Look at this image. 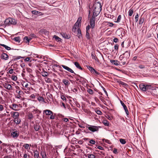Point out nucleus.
<instances>
[{
  "mask_svg": "<svg viewBox=\"0 0 158 158\" xmlns=\"http://www.w3.org/2000/svg\"><path fill=\"white\" fill-rule=\"evenodd\" d=\"M86 128L90 131L94 132H97L98 131L99 129L101 128V127L99 126H96L94 125H89L88 124H86Z\"/></svg>",
  "mask_w": 158,
  "mask_h": 158,
  "instance_id": "1",
  "label": "nucleus"
},
{
  "mask_svg": "<svg viewBox=\"0 0 158 158\" xmlns=\"http://www.w3.org/2000/svg\"><path fill=\"white\" fill-rule=\"evenodd\" d=\"M93 7L94 8L93 11H97L100 12L102 10V5L101 3L99 2H96L94 5Z\"/></svg>",
  "mask_w": 158,
  "mask_h": 158,
  "instance_id": "2",
  "label": "nucleus"
},
{
  "mask_svg": "<svg viewBox=\"0 0 158 158\" xmlns=\"http://www.w3.org/2000/svg\"><path fill=\"white\" fill-rule=\"evenodd\" d=\"M50 117L49 118H64V116L61 114L60 113L56 114L54 113L53 112L50 115Z\"/></svg>",
  "mask_w": 158,
  "mask_h": 158,
  "instance_id": "3",
  "label": "nucleus"
},
{
  "mask_svg": "<svg viewBox=\"0 0 158 158\" xmlns=\"http://www.w3.org/2000/svg\"><path fill=\"white\" fill-rule=\"evenodd\" d=\"M76 76L75 77V78L77 81L83 83L86 82V80L85 78L81 77L79 75L76 74Z\"/></svg>",
  "mask_w": 158,
  "mask_h": 158,
  "instance_id": "4",
  "label": "nucleus"
},
{
  "mask_svg": "<svg viewBox=\"0 0 158 158\" xmlns=\"http://www.w3.org/2000/svg\"><path fill=\"white\" fill-rule=\"evenodd\" d=\"M145 89L147 93L148 92V94H149L150 93H152L151 92L152 91L154 90V87L152 86L151 85H149L146 84L145 85Z\"/></svg>",
  "mask_w": 158,
  "mask_h": 158,
  "instance_id": "5",
  "label": "nucleus"
},
{
  "mask_svg": "<svg viewBox=\"0 0 158 158\" xmlns=\"http://www.w3.org/2000/svg\"><path fill=\"white\" fill-rule=\"evenodd\" d=\"M10 18L6 19L4 22L3 27H5L11 24Z\"/></svg>",
  "mask_w": 158,
  "mask_h": 158,
  "instance_id": "6",
  "label": "nucleus"
},
{
  "mask_svg": "<svg viewBox=\"0 0 158 158\" xmlns=\"http://www.w3.org/2000/svg\"><path fill=\"white\" fill-rule=\"evenodd\" d=\"M0 57L2 59L6 60L8 59L9 56L7 54L3 53L1 54Z\"/></svg>",
  "mask_w": 158,
  "mask_h": 158,
  "instance_id": "7",
  "label": "nucleus"
},
{
  "mask_svg": "<svg viewBox=\"0 0 158 158\" xmlns=\"http://www.w3.org/2000/svg\"><path fill=\"white\" fill-rule=\"evenodd\" d=\"M120 103L121 104V105L123 106V107L124 108V109L127 114V115H128L129 114V112L128 111V110H127V108L126 106L124 104V103L123 102V101H120Z\"/></svg>",
  "mask_w": 158,
  "mask_h": 158,
  "instance_id": "8",
  "label": "nucleus"
},
{
  "mask_svg": "<svg viewBox=\"0 0 158 158\" xmlns=\"http://www.w3.org/2000/svg\"><path fill=\"white\" fill-rule=\"evenodd\" d=\"M124 57V60H127V58H128L130 56V52L128 51H126L123 54Z\"/></svg>",
  "mask_w": 158,
  "mask_h": 158,
  "instance_id": "9",
  "label": "nucleus"
},
{
  "mask_svg": "<svg viewBox=\"0 0 158 158\" xmlns=\"http://www.w3.org/2000/svg\"><path fill=\"white\" fill-rule=\"evenodd\" d=\"M110 62L112 64L118 66L119 65H122V64H120V62L116 60H110Z\"/></svg>",
  "mask_w": 158,
  "mask_h": 158,
  "instance_id": "10",
  "label": "nucleus"
},
{
  "mask_svg": "<svg viewBox=\"0 0 158 158\" xmlns=\"http://www.w3.org/2000/svg\"><path fill=\"white\" fill-rule=\"evenodd\" d=\"M31 13L33 14L37 15V16H41L43 15V14L41 12L36 11V10H32L31 11Z\"/></svg>",
  "mask_w": 158,
  "mask_h": 158,
  "instance_id": "11",
  "label": "nucleus"
},
{
  "mask_svg": "<svg viewBox=\"0 0 158 158\" xmlns=\"http://www.w3.org/2000/svg\"><path fill=\"white\" fill-rule=\"evenodd\" d=\"M146 84L144 83H141L139 85V88L140 90L143 91H146L145 89Z\"/></svg>",
  "mask_w": 158,
  "mask_h": 158,
  "instance_id": "12",
  "label": "nucleus"
},
{
  "mask_svg": "<svg viewBox=\"0 0 158 158\" xmlns=\"http://www.w3.org/2000/svg\"><path fill=\"white\" fill-rule=\"evenodd\" d=\"M34 158H39V152L37 150L33 151Z\"/></svg>",
  "mask_w": 158,
  "mask_h": 158,
  "instance_id": "13",
  "label": "nucleus"
},
{
  "mask_svg": "<svg viewBox=\"0 0 158 158\" xmlns=\"http://www.w3.org/2000/svg\"><path fill=\"white\" fill-rule=\"evenodd\" d=\"M61 34L62 37L65 39H69L70 38V35L66 33H63Z\"/></svg>",
  "mask_w": 158,
  "mask_h": 158,
  "instance_id": "14",
  "label": "nucleus"
},
{
  "mask_svg": "<svg viewBox=\"0 0 158 158\" xmlns=\"http://www.w3.org/2000/svg\"><path fill=\"white\" fill-rule=\"evenodd\" d=\"M40 154L42 158H48L46 152L44 151H41Z\"/></svg>",
  "mask_w": 158,
  "mask_h": 158,
  "instance_id": "15",
  "label": "nucleus"
},
{
  "mask_svg": "<svg viewBox=\"0 0 158 158\" xmlns=\"http://www.w3.org/2000/svg\"><path fill=\"white\" fill-rule=\"evenodd\" d=\"M11 135L13 138L17 137L19 135V133H17V131L12 132L11 133Z\"/></svg>",
  "mask_w": 158,
  "mask_h": 158,
  "instance_id": "16",
  "label": "nucleus"
},
{
  "mask_svg": "<svg viewBox=\"0 0 158 158\" xmlns=\"http://www.w3.org/2000/svg\"><path fill=\"white\" fill-rule=\"evenodd\" d=\"M94 154V152L93 153L87 154L86 155V156L88 158H95V156Z\"/></svg>",
  "mask_w": 158,
  "mask_h": 158,
  "instance_id": "17",
  "label": "nucleus"
},
{
  "mask_svg": "<svg viewBox=\"0 0 158 158\" xmlns=\"http://www.w3.org/2000/svg\"><path fill=\"white\" fill-rule=\"evenodd\" d=\"M74 64L77 69L81 70H83L80 64L78 62H74Z\"/></svg>",
  "mask_w": 158,
  "mask_h": 158,
  "instance_id": "18",
  "label": "nucleus"
},
{
  "mask_svg": "<svg viewBox=\"0 0 158 158\" xmlns=\"http://www.w3.org/2000/svg\"><path fill=\"white\" fill-rule=\"evenodd\" d=\"M91 56L92 59L95 60V61L98 63L99 62V60L98 59L96 56V55L94 53H92Z\"/></svg>",
  "mask_w": 158,
  "mask_h": 158,
  "instance_id": "19",
  "label": "nucleus"
},
{
  "mask_svg": "<svg viewBox=\"0 0 158 158\" xmlns=\"http://www.w3.org/2000/svg\"><path fill=\"white\" fill-rule=\"evenodd\" d=\"M44 111L47 115H50L53 113V112L52 111L49 110H44Z\"/></svg>",
  "mask_w": 158,
  "mask_h": 158,
  "instance_id": "20",
  "label": "nucleus"
},
{
  "mask_svg": "<svg viewBox=\"0 0 158 158\" xmlns=\"http://www.w3.org/2000/svg\"><path fill=\"white\" fill-rule=\"evenodd\" d=\"M102 123L105 126L107 127H108L109 126V122L106 120V119H103V120L102 121Z\"/></svg>",
  "mask_w": 158,
  "mask_h": 158,
  "instance_id": "21",
  "label": "nucleus"
},
{
  "mask_svg": "<svg viewBox=\"0 0 158 158\" xmlns=\"http://www.w3.org/2000/svg\"><path fill=\"white\" fill-rule=\"evenodd\" d=\"M11 24L15 25L17 23L16 20L14 19L10 18Z\"/></svg>",
  "mask_w": 158,
  "mask_h": 158,
  "instance_id": "22",
  "label": "nucleus"
},
{
  "mask_svg": "<svg viewBox=\"0 0 158 158\" xmlns=\"http://www.w3.org/2000/svg\"><path fill=\"white\" fill-rule=\"evenodd\" d=\"M77 36L79 38L82 37V35L81 30L80 28H78L77 30Z\"/></svg>",
  "mask_w": 158,
  "mask_h": 158,
  "instance_id": "23",
  "label": "nucleus"
},
{
  "mask_svg": "<svg viewBox=\"0 0 158 158\" xmlns=\"http://www.w3.org/2000/svg\"><path fill=\"white\" fill-rule=\"evenodd\" d=\"M0 45L2 46H3V47H4L6 50H11V48L5 45V44H1L0 43Z\"/></svg>",
  "mask_w": 158,
  "mask_h": 158,
  "instance_id": "24",
  "label": "nucleus"
},
{
  "mask_svg": "<svg viewBox=\"0 0 158 158\" xmlns=\"http://www.w3.org/2000/svg\"><path fill=\"white\" fill-rule=\"evenodd\" d=\"M40 127V126L39 125H38L37 124L34 125V128L36 131H38L39 130Z\"/></svg>",
  "mask_w": 158,
  "mask_h": 158,
  "instance_id": "25",
  "label": "nucleus"
},
{
  "mask_svg": "<svg viewBox=\"0 0 158 158\" xmlns=\"http://www.w3.org/2000/svg\"><path fill=\"white\" fill-rule=\"evenodd\" d=\"M62 82L66 86L70 84L69 81L66 79H63L62 81Z\"/></svg>",
  "mask_w": 158,
  "mask_h": 158,
  "instance_id": "26",
  "label": "nucleus"
},
{
  "mask_svg": "<svg viewBox=\"0 0 158 158\" xmlns=\"http://www.w3.org/2000/svg\"><path fill=\"white\" fill-rule=\"evenodd\" d=\"M93 16L94 17H96L99 14L100 12H99V11H93Z\"/></svg>",
  "mask_w": 158,
  "mask_h": 158,
  "instance_id": "27",
  "label": "nucleus"
},
{
  "mask_svg": "<svg viewBox=\"0 0 158 158\" xmlns=\"http://www.w3.org/2000/svg\"><path fill=\"white\" fill-rule=\"evenodd\" d=\"M87 68L90 71V72L92 73H93L95 69H94L92 67H90L89 66H87Z\"/></svg>",
  "mask_w": 158,
  "mask_h": 158,
  "instance_id": "28",
  "label": "nucleus"
},
{
  "mask_svg": "<svg viewBox=\"0 0 158 158\" xmlns=\"http://www.w3.org/2000/svg\"><path fill=\"white\" fill-rule=\"evenodd\" d=\"M5 88L8 89L10 90L12 88V86L10 84H7L5 85Z\"/></svg>",
  "mask_w": 158,
  "mask_h": 158,
  "instance_id": "29",
  "label": "nucleus"
},
{
  "mask_svg": "<svg viewBox=\"0 0 158 158\" xmlns=\"http://www.w3.org/2000/svg\"><path fill=\"white\" fill-rule=\"evenodd\" d=\"M144 19L143 17L141 16L139 19V24H142L143 23L144 21Z\"/></svg>",
  "mask_w": 158,
  "mask_h": 158,
  "instance_id": "30",
  "label": "nucleus"
},
{
  "mask_svg": "<svg viewBox=\"0 0 158 158\" xmlns=\"http://www.w3.org/2000/svg\"><path fill=\"white\" fill-rule=\"evenodd\" d=\"M41 75L44 77H47L48 75V73L47 72L43 71V72H41Z\"/></svg>",
  "mask_w": 158,
  "mask_h": 158,
  "instance_id": "31",
  "label": "nucleus"
},
{
  "mask_svg": "<svg viewBox=\"0 0 158 158\" xmlns=\"http://www.w3.org/2000/svg\"><path fill=\"white\" fill-rule=\"evenodd\" d=\"M86 124H87L85 123L84 122H83L81 123V125H80L79 127L82 128H85V127H86Z\"/></svg>",
  "mask_w": 158,
  "mask_h": 158,
  "instance_id": "32",
  "label": "nucleus"
},
{
  "mask_svg": "<svg viewBox=\"0 0 158 158\" xmlns=\"http://www.w3.org/2000/svg\"><path fill=\"white\" fill-rule=\"evenodd\" d=\"M119 141L122 144H124L126 143V141H125V140L123 139H119Z\"/></svg>",
  "mask_w": 158,
  "mask_h": 158,
  "instance_id": "33",
  "label": "nucleus"
},
{
  "mask_svg": "<svg viewBox=\"0 0 158 158\" xmlns=\"http://www.w3.org/2000/svg\"><path fill=\"white\" fill-rule=\"evenodd\" d=\"M14 40L16 42L19 43L20 41V38L19 36L15 37L14 38Z\"/></svg>",
  "mask_w": 158,
  "mask_h": 158,
  "instance_id": "34",
  "label": "nucleus"
},
{
  "mask_svg": "<svg viewBox=\"0 0 158 158\" xmlns=\"http://www.w3.org/2000/svg\"><path fill=\"white\" fill-rule=\"evenodd\" d=\"M53 38H55L57 42H59L61 41V39L56 35H54Z\"/></svg>",
  "mask_w": 158,
  "mask_h": 158,
  "instance_id": "35",
  "label": "nucleus"
},
{
  "mask_svg": "<svg viewBox=\"0 0 158 158\" xmlns=\"http://www.w3.org/2000/svg\"><path fill=\"white\" fill-rule=\"evenodd\" d=\"M102 141L103 142H105L106 143H107L109 144H111L110 141L108 139H102Z\"/></svg>",
  "mask_w": 158,
  "mask_h": 158,
  "instance_id": "36",
  "label": "nucleus"
},
{
  "mask_svg": "<svg viewBox=\"0 0 158 158\" xmlns=\"http://www.w3.org/2000/svg\"><path fill=\"white\" fill-rule=\"evenodd\" d=\"M85 37L88 40H90V36L89 32H86Z\"/></svg>",
  "mask_w": 158,
  "mask_h": 158,
  "instance_id": "37",
  "label": "nucleus"
},
{
  "mask_svg": "<svg viewBox=\"0 0 158 158\" xmlns=\"http://www.w3.org/2000/svg\"><path fill=\"white\" fill-rule=\"evenodd\" d=\"M133 13V9H130L128 11V15L129 16H131L132 15Z\"/></svg>",
  "mask_w": 158,
  "mask_h": 158,
  "instance_id": "38",
  "label": "nucleus"
},
{
  "mask_svg": "<svg viewBox=\"0 0 158 158\" xmlns=\"http://www.w3.org/2000/svg\"><path fill=\"white\" fill-rule=\"evenodd\" d=\"M61 66H62V67L64 69H65L67 70V71H69V69H70V68H69V67H68L66 66H65V65H61Z\"/></svg>",
  "mask_w": 158,
  "mask_h": 158,
  "instance_id": "39",
  "label": "nucleus"
},
{
  "mask_svg": "<svg viewBox=\"0 0 158 158\" xmlns=\"http://www.w3.org/2000/svg\"><path fill=\"white\" fill-rule=\"evenodd\" d=\"M38 100L39 101L44 102V98L41 96H39L37 98Z\"/></svg>",
  "mask_w": 158,
  "mask_h": 158,
  "instance_id": "40",
  "label": "nucleus"
},
{
  "mask_svg": "<svg viewBox=\"0 0 158 158\" xmlns=\"http://www.w3.org/2000/svg\"><path fill=\"white\" fill-rule=\"evenodd\" d=\"M121 18V16L120 15H118L116 21H115V22L118 23L120 21Z\"/></svg>",
  "mask_w": 158,
  "mask_h": 158,
  "instance_id": "41",
  "label": "nucleus"
},
{
  "mask_svg": "<svg viewBox=\"0 0 158 158\" xmlns=\"http://www.w3.org/2000/svg\"><path fill=\"white\" fill-rule=\"evenodd\" d=\"M12 106H13L12 109L14 110H16L17 105L15 104H13Z\"/></svg>",
  "mask_w": 158,
  "mask_h": 158,
  "instance_id": "42",
  "label": "nucleus"
},
{
  "mask_svg": "<svg viewBox=\"0 0 158 158\" xmlns=\"http://www.w3.org/2000/svg\"><path fill=\"white\" fill-rule=\"evenodd\" d=\"M95 111L98 115H101L102 114L101 111L97 109L95 110Z\"/></svg>",
  "mask_w": 158,
  "mask_h": 158,
  "instance_id": "43",
  "label": "nucleus"
},
{
  "mask_svg": "<svg viewBox=\"0 0 158 158\" xmlns=\"http://www.w3.org/2000/svg\"><path fill=\"white\" fill-rule=\"evenodd\" d=\"M14 122L16 123L19 124L21 122V119H14Z\"/></svg>",
  "mask_w": 158,
  "mask_h": 158,
  "instance_id": "44",
  "label": "nucleus"
},
{
  "mask_svg": "<svg viewBox=\"0 0 158 158\" xmlns=\"http://www.w3.org/2000/svg\"><path fill=\"white\" fill-rule=\"evenodd\" d=\"M87 91L90 94H93V90L91 89H88Z\"/></svg>",
  "mask_w": 158,
  "mask_h": 158,
  "instance_id": "45",
  "label": "nucleus"
},
{
  "mask_svg": "<svg viewBox=\"0 0 158 158\" xmlns=\"http://www.w3.org/2000/svg\"><path fill=\"white\" fill-rule=\"evenodd\" d=\"M95 17H94L93 16H92L91 18L90 19V23H95Z\"/></svg>",
  "mask_w": 158,
  "mask_h": 158,
  "instance_id": "46",
  "label": "nucleus"
},
{
  "mask_svg": "<svg viewBox=\"0 0 158 158\" xmlns=\"http://www.w3.org/2000/svg\"><path fill=\"white\" fill-rule=\"evenodd\" d=\"M89 143L92 144H95V141L93 139H90L89 140Z\"/></svg>",
  "mask_w": 158,
  "mask_h": 158,
  "instance_id": "47",
  "label": "nucleus"
},
{
  "mask_svg": "<svg viewBox=\"0 0 158 158\" xmlns=\"http://www.w3.org/2000/svg\"><path fill=\"white\" fill-rule=\"evenodd\" d=\"M45 81L47 83H51L52 82V80H51V79H50L49 78H47L45 80Z\"/></svg>",
  "mask_w": 158,
  "mask_h": 158,
  "instance_id": "48",
  "label": "nucleus"
},
{
  "mask_svg": "<svg viewBox=\"0 0 158 158\" xmlns=\"http://www.w3.org/2000/svg\"><path fill=\"white\" fill-rule=\"evenodd\" d=\"M108 23V24H107L110 27H112L114 26V24L110 22H106Z\"/></svg>",
  "mask_w": 158,
  "mask_h": 158,
  "instance_id": "49",
  "label": "nucleus"
},
{
  "mask_svg": "<svg viewBox=\"0 0 158 158\" xmlns=\"http://www.w3.org/2000/svg\"><path fill=\"white\" fill-rule=\"evenodd\" d=\"M23 57H21V56H18L17 57H16L15 58H14V59H13V60L14 61H16L17 60H19V59H20V58H23Z\"/></svg>",
  "mask_w": 158,
  "mask_h": 158,
  "instance_id": "50",
  "label": "nucleus"
},
{
  "mask_svg": "<svg viewBox=\"0 0 158 158\" xmlns=\"http://www.w3.org/2000/svg\"><path fill=\"white\" fill-rule=\"evenodd\" d=\"M138 18H139V15L138 14H137L135 15V21L137 22L138 20Z\"/></svg>",
  "mask_w": 158,
  "mask_h": 158,
  "instance_id": "51",
  "label": "nucleus"
},
{
  "mask_svg": "<svg viewBox=\"0 0 158 158\" xmlns=\"http://www.w3.org/2000/svg\"><path fill=\"white\" fill-rule=\"evenodd\" d=\"M90 27L89 25H88L86 26V32H89V30L90 28Z\"/></svg>",
  "mask_w": 158,
  "mask_h": 158,
  "instance_id": "52",
  "label": "nucleus"
},
{
  "mask_svg": "<svg viewBox=\"0 0 158 158\" xmlns=\"http://www.w3.org/2000/svg\"><path fill=\"white\" fill-rule=\"evenodd\" d=\"M90 26L93 29L95 26V23H90Z\"/></svg>",
  "mask_w": 158,
  "mask_h": 158,
  "instance_id": "53",
  "label": "nucleus"
},
{
  "mask_svg": "<svg viewBox=\"0 0 158 158\" xmlns=\"http://www.w3.org/2000/svg\"><path fill=\"white\" fill-rule=\"evenodd\" d=\"M113 152L115 154H117L118 153V152H117V149L116 148H114Z\"/></svg>",
  "mask_w": 158,
  "mask_h": 158,
  "instance_id": "54",
  "label": "nucleus"
},
{
  "mask_svg": "<svg viewBox=\"0 0 158 158\" xmlns=\"http://www.w3.org/2000/svg\"><path fill=\"white\" fill-rule=\"evenodd\" d=\"M29 146V145L28 144H27V143L25 144L23 146V147L26 149H28Z\"/></svg>",
  "mask_w": 158,
  "mask_h": 158,
  "instance_id": "55",
  "label": "nucleus"
},
{
  "mask_svg": "<svg viewBox=\"0 0 158 158\" xmlns=\"http://www.w3.org/2000/svg\"><path fill=\"white\" fill-rule=\"evenodd\" d=\"M30 36L32 38H35L36 37V35L34 33H31L30 35Z\"/></svg>",
  "mask_w": 158,
  "mask_h": 158,
  "instance_id": "56",
  "label": "nucleus"
},
{
  "mask_svg": "<svg viewBox=\"0 0 158 158\" xmlns=\"http://www.w3.org/2000/svg\"><path fill=\"white\" fill-rule=\"evenodd\" d=\"M61 99L63 100V101H66L67 100L66 98L65 97L64 95H61Z\"/></svg>",
  "mask_w": 158,
  "mask_h": 158,
  "instance_id": "57",
  "label": "nucleus"
},
{
  "mask_svg": "<svg viewBox=\"0 0 158 158\" xmlns=\"http://www.w3.org/2000/svg\"><path fill=\"white\" fill-rule=\"evenodd\" d=\"M77 27H76V26L75 25V24H74L73 26V28L72 29V31H75V30L77 29Z\"/></svg>",
  "mask_w": 158,
  "mask_h": 158,
  "instance_id": "58",
  "label": "nucleus"
},
{
  "mask_svg": "<svg viewBox=\"0 0 158 158\" xmlns=\"http://www.w3.org/2000/svg\"><path fill=\"white\" fill-rule=\"evenodd\" d=\"M27 72L29 73H31L32 71V69H31L30 68H27Z\"/></svg>",
  "mask_w": 158,
  "mask_h": 158,
  "instance_id": "59",
  "label": "nucleus"
},
{
  "mask_svg": "<svg viewBox=\"0 0 158 158\" xmlns=\"http://www.w3.org/2000/svg\"><path fill=\"white\" fill-rule=\"evenodd\" d=\"M96 146L97 147V148L99 150H104L103 148L101 146H98V145H96Z\"/></svg>",
  "mask_w": 158,
  "mask_h": 158,
  "instance_id": "60",
  "label": "nucleus"
},
{
  "mask_svg": "<svg viewBox=\"0 0 158 158\" xmlns=\"http://www.w3.org/2000/svg\"><path fill=\"white\" fill-rule=\"evenodd\" d=\"M101 87L102 88L104 92L106 94V95L107 96H108L107 93V91H106V90H105V88L103 86H102Z\"/></svg>",
  "mask_w": 158,
  "mask_h": 158,
  "instance_id": "61",
  "label": "nucleus"
},
{
  "mask_svg": "<svg viewBox=\"0 0 158 158\" xmlns=\"http://www.w3.org/2000/svg\"><path fill=\"white\" fill-rule=\"evenodd\" d=\"M99 152V154L100 155H102L103 156H104L105 155V153L102 151H98Z\"/></svg>",
  "mask_w": 158,
  "mask_h": 158,
  "instance_id": "62",
  "label": "nucleus"
},
{
  "mask_svg": "<svg viewBox=\"0 0 158 158\" xmlns=\"http://www.w3.org/2000/svg\"><path fill=\"white\" fill-rule=\"evenodd\" d=\"M30 59H31L30 57H27L24 60L25 62L28 61L30 60Z\"/></svg>",
  "mask_w": 158,
  "mask_h": 158,
  "instance_id": "63",
  "label": "nucleus"
},
{
  "mask_svg": "<svg viewBox=\"0 0 158 158\" xmlns=\"http://www.w3.org/2000/svg\"><path fill=\"white\" fill-rule=\"evenodd\" d=\"M139 67L141 69H143L145 68V66L143 65L140 64L139 66Z\"/></svg>",
  "mask_w": 158,
  "mask_h": 158,
  "instance_id": "64",
  "label": "nucleus"
}]
</instances>
